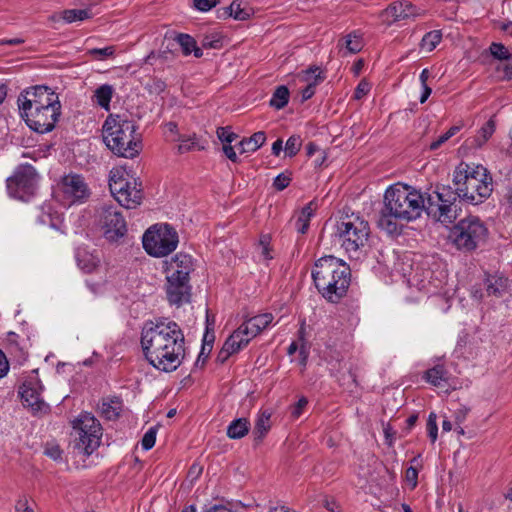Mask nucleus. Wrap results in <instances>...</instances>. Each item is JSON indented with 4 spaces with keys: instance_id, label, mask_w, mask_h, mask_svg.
Listing matches in <instances>:
<instances>
[{
    "instance_id": "obj_1",
    "label": "nucleus",
    "mask_w": 512,
    "mask_h": 512,
    "mask_svg": "<svg viewBox=\"0 0 512 512\" xmlns=\"http://www.w3.org/2000/svg\"><path fill=\"white\" fill-rule=\"evenodd\" d=\"M185 338L175 322L160 318L146 323L141 332V347L145 359L162 372L175 371L185 354Z\"/></svg>"
},
{
    "instance_id": "obj_2",
    "label": "nucleus",
    "mask_w": 512,
    "mask_h": 512,
    "mask_svg": "<svg viewBox=\"0 0 512 512\" xmlns=\"http://www.w3.org/2000/svg\"><path fill=\"white\" fill-rule=\"evenodd\" d=\"M423 211H426V199L419 191L408 185H393L384 193L377 225L390 235L399 234V222L416 220Z\"/></svg>"
},
{
    "instance_id": "obj_3",
    "label": "nucleus",
    "mask_w": 512,
    "mask_h": 512,
    "mask_svg": "<svg viewBox=\"0 0 512 512\" xmlns=\"http://www.w3.org/2000/svg\"><path fill=\"white\" fill-rule=\"evenodd\" d=\"M18 104L26 124L41 134L52 131L61 115L58 94L47 86L25 90L19 96Z\"/></svg>"
},
{
    "instance_id": "obj_4",
    "label": "nucleus",
    "mask_w": 512,
    "mask_h": 512,
    "mask_svg": "<svg viewBox=\"0 0 512 512\" xmlns=\"http://www.w3.org/2000/svg\"><path fill=\"white\" fill-rule=\"evenodd\" d=\"M318 292L329 302L338 303L347 293L351 282L350 267L334 256L318 259L312 269Z\"/></svg>"
},
{
    "instance_id": "obj_5",
    "label": "nucleus",
    "mask_w": 512,
    "mask_h": 512,
    "mask_svg": "<svg viewBox=\"0 0 512 512\" xmlns=\"http://www.w3.org/2000/svg\"><path fill=\"white\" fill-rule=\"evenodd\" d=\"M452 183L464 203L479 205L493 192L492 176L482 165L461 162L453 171Z\"/></svg>"
},
{
    "instance_id": "obj_6",
    "label": "nucleus",
    "mask_w": 512,
    "mask_h": 512,
    "mask_svg": "<svg viewBox=\"0 0 512 512\" xmlns=\"http://www.w3.org/2000/svg\"><path fill=\"white\" fill-rule=\"evenodd\" d=\"M134 121L109 115L102 128L106 146L117 156L134 158L142 149L141 136Z\"/></svg>"
},
{
    "instance_id": "obj_7",
    "label": "nucleus",
    "mask_w": 512,
    "mask_h": 512,
    "mask_svg": "<svg viewBox=\"0 0 512 512\" xmlns=\"http://www.w3.org/2000/svg\"><path fill=\"white\" fill-rule=\"evenodd\" d=\"M426 213L436 221L448 225L461 214V195L450 185L437 184L431 194H427Z\"/></svg>"
},
{
    "instance_id": "obj_8",
    "label": "nucleus",
    "mask_w": 512,
    "mask_h": 512,
    "mask_svg": "<svg viewBox=\"0 0 512 512\" xmlns=\"http://www.w3.org/2000/svg\"><path fill=\"white\" fill-rule=\"evenodd\" d=\"M369 235V223L358 215H347L335 224L334 236L350 255L357 254L366 246Z\"/></svg>"
},
{
    "instance_id": "obj_9",
    "label": "nucleus",
    "mask_w": 512,
    "mask_h": 512,
    "mask_svg": "<svg viewBox=\"0 0 512 512\" xmlns=\"http://www.w3.org/2000/svg\"><path fill=\"white\" fill-rule=\"evenodd\" d=\"M487 235L488 229L484 222L478 217L469 216L453 226L449 239L458 250L471 252L485 242Z\"/></svg>"
},
{
    "instance_id": "obj_10",
    "label": "nucleus",
    "mask_w": 512,
    "mask_h": 512,
    "mask_svg": "<svg viewBox=\"0 0 512 512\" xmlns=\"http://www.w3.org/2000/svg\"><path fill=\"white\" fill-rule=\"evenodd\" d=\"M75 435L74 449L86 456L91 455L100 445L102 428L99 421L90 413L80 414L73 421Z\"/></svg>"
},
{
    "instance_id": "obj_11",
    "label": "nucleus",
    "mask_w": 512,
    "mask_h": 512,
    "mask_svg": "<svg viewBox=\"0 0 512 512\" xmlns=\"http://www.w3.org/2000/svg\"><path fill=\"white\" fill-rule=\"evenodd\" d=\"M109 189L118 203L127 209H134L142 202L141 183H137L135 179H132V181L126 179L123 170H111Z\"/></svg>"
},
{
    "instance_id": "obj_12",
    "label": "nucleus",
    "mask_w": 512,
    "mask_h": 512,
    "mask_svg": "<svg viewBox=\"0 0 512 512\" xmlns=\"http://www.w3.org/2000/svg\"><path fill=\"white\" fill-rule=\"evenodd\" d=\"M145 251L154 257H163L173 252L178 244V234L169 225L149 228L143 235Z\"/></svg>"
},
{
    "instance_id": "obj_13",
    "label": "nucleus",
    "mask_w": 512,
    "mask_h": 512,
    "mask_svg": "<svg viewBox=\"0 0 512 512\" xmlns=\"http://www.w3.org/2000/svg\"><path fill=\"white\" fill-rule=\"evenodd\" d=\"M37 186V172L30 165L20 166L13 176L7 179V190L10 196L27 201L34 195Z\"/></svg>"
},
{
    "instance_id": "obj_14",
    "label": "nucleus",
    "mask_w": 512,
    "mask_h": 512,
    "mask_svg": "<svg viewBox=\"0 0 512 512\" xmlns=\"http://www.w3.org/2000/svg\"><path fill=\"white\" fill-rule=\"evenodd\" d=\"M90 196V190L81 175L69 174L60 183V198L64 205L82 204Z\"/></svg>"
},
{
    "instance_id": "obj_15",
    "label": "nucleus",
    "mask_w": 512,
    "mask_h": 512,
    "mask_svg": "<svg viewBox=\"0 0 512 512\" xmlns=\"http://www.w3.org/2000/svg\"><path fill=\"white\" fill-rule=\"evenodd\" d=\"M100 222L104 236L110 242H117L127 233L125 218L114 206H102Z\"/></svg>"
},
{
    "instance_id": "obj_16",
    "label": "nucleus",
    "mask_w": 512,
    "mask_h": 512,
    "mask_svg": "<svg viewBox=\"0 0 512 512\" xmlns=\"http://www.w3.org/2000/svg\"><path fill=\"white\" fill-rule=\"evenodd\" d=\"M191 291L190 277L166 274L165 292L171 305L180 307L184 303L190 302Z\"/></svg>"
},
{
    "instance_id": "obj_17",
    "label": "nucleus",
    "mask_w": 512,
    "mask_h": 512,
    "mask_svg": "<svg viewBox=\"0 0 512 512\" xmlns=\"http://www.w3.org/2000/svg\"><path fill=\"white\" fill-rule=\"evenodd\" d=\"M42 385L37 376L27 378L19 388V395L23 404L30 407L33 412H42L48 405L41 398Z\"/></svg>"
},
{
    "instance_id": "obj_18",
    "label": "nucleus",
    "mask_w": 512,
    "mask_h": 512,
    "mask_svg": "<svg viewBox=\"0 0 512 512\" xmlns=\"http://www.w3.org/2000/svg\"><path fill=\"white\" fill-rule=\"evenodd\" d=\"M272 320L273 315L271 313L260 314L249 318L239 326V329L240 332H243L244 335L251 340L265 329Z\"/></svg>"
},
{
    "instance_id": "obj_19",
    "label": "nucleus",
    "mask_w": 512,
    "mask_h": 512,
    "mask_svg": "<svg viewBox=\"0 0 512 512\" xmlns=\"http://www.w3.org/2000/svg\"><path fill=\"white\" fill-rule=\"evenodd\" d=\"M194 271L193 259L188 254L178 253L167 263L165 273H171L173 275L190 277V274Z\"/></svg>"
},
{
    "instance_id": "obj_20",
    "label": "nucleus",
    "mask_w": 512,
    "mask_h": 512,
    "mask_svg": "<svg viewBox=\"0 0 512 512\" xmlns=\"http://www.w3.org/2000/svg\"><path fill=\"white\" fill-rule=\"evenodd\" d=\"M384 16L393 22L405 20L417 15L416 7L408 1H399L390 4L383 12Z\"/></svg>"
},
{
    "instance_id": "obj_21",
    "label": "nucleus",
    "mask_w": 512,
    "mask_h": 512,
    "mask_svg": "<svg viewBox=\"0 0 512 512\" xmlns=\"http://www.w3.org/2000/svg\"><path fill=\"white\" fill-rule=\"evenodd\" d=\"M303 78L308 82V85L302 90V99L304 101L310 99L315 94V87L324 81L325 76L318 66H311L303 71Z\"/></svg>"
},
{
    "instance_id": "obj_22",
    "label": "nucleus",
    "mask_w": 512,
    "mask_h": 512,
    "mask_svg": "<svg viewBox=\"0 0 512 512\" xmlns=\"http://www.w3.org/2000/svg\"><path fill=\"white\" fill-rule=\"evenodd\" d=\"M252 15L251 8H242L239 0H233V2L227 6L217 10V17L219 19L234 18L238 21L248 20Z\"/></svg>"
},
{
    "instance_id": "obj_23",
    "label": "nucleus",
    "mask_w": 512,
    "mask_h": 512,
    "mask_svg": "<svg viewBox=\"0 0 512 512\" xmlns=\"http://www.w3.org/2000/svg\"><path fill=\"white\" fill-rule=\"evenodd\" d=\"M364 46L362 36L359 32L353 31L338 41L337 47L342 56L355 54L362 50Z\"/></svg>"
},
{
    "instance_id": "obj_24",
    "label": "nucleus",
    "mask_w": 512,
    "mask_h": 512,
    "mask_svg": "<svg viewBox=\"0 0 512 512\" xmlns=\"http://www.w3.org/2000/svg\"><path fill=\"white\" fill-rule=\"evenodd\" d=\"M272 413L269 410H261L255 421L253 429L254 440L260 443L271 428Z\"/></svg>"
},
{
    "instance_id": "obj_25",
    "label": "nucleus",
    "mask_w": 512,
    "mask_h": 512,
    "mask_svg": "<svg viewBox=\"0 0 512 512\" xmlns=\"http://www.w3.org/2000/svg\"><path fill=\"white\" fill-rule=\"evenodd\" d=\"M175 41L181 47L185 56L193 53L196 58L202 57V49L197 46L196 40L189 34L179 33L175 36Z\"/></svg>"
},
{
    "instance_id": "obj_26",
    "label": "nucleus",
    "mask_w": 512,
    "mask_h": 512,
    "mask_svg": "<svg viewBox=\"0 0 512 512\" xmlns=\"http://www.w3.org/2000/svg\"><path fill=\"white\" fill-rule=\"evenodd\" d=\"M75 258L78 267L85 273H91L96 269L99 259L85 249L77 248Z\"/></svg>"
},
{
    "instance_id": "obj_27",
    "label": "nucleus",
    "mask_w": 512,
    "mask_h": 512,
    "mask_svg": "<svg viewBox=\"0 0 512 512\" xmlns=\"http://www.w3.org/2000/svg\"><path fill=\"white\" fill-rule=\"evenodd\" d=\"M266 141V134L263 131H258L254 133L249 138H243L238 143V149L240 154L247 152H255L258 150Z\"/></svg>"
},
{
    "instance_id": "obj_28",
    "label": "nucleus",
    "mask_w": 512,
    "mask_h": 512,
    "mask_svg": "<svg viewBox=\"0 0 512 512\" xmlns=\"http://www.w3.org/2000/svg\"><path fill=\"white\" fill-rule=\"evenodd\" d=\"M488 296L502 297L507 289V279L501 276L489 275L485 280Z\"/></svg>"
},
{
    "instance_id": "obj_29",
    "label": "nucleus",
    "mask_w": 512,
    "mask_h": 512,
    "mask_svg": "<svg viewBox=\"0 0 512 512\" xmlns=\"http://www.w3.org/2000/svg\"><path fill=\"white\" fill-rule=\"evenodd\" d=\"M250 342L243 332H240L239 327L226 339L223 347L230 352V354L237 353L240 349L247 346Z\"/></svg>"
},
{
    "instance_id": "obj_30",
    "label": "nucleus",
    "mask_w": 512,
    "mask_h": 512,
    "mask_svg": "<svg viewBox=\"0 0 512 512\" xmlns=\"http://www.w3.org/2000/svg\"><path fill=\"white\" fill-rule=\"evenodd\" d=\"M250 422L247 418L233 420L227 427V436L230 439H241L248 434Z\"/></svg>"
},
{
    "instance_id": "obj_31",
    "label": "nucleus",
    "mask_w": 512,
    "mask_h": 512,
    "mask_svg": "<svg viewBox=\"0 0 512 512\" xmlns=\"http://www.w3.org/2000/svg\"><path fill=\"white\" fill-rule=\"evenodd\" d=\"M114 93V88L110 84L99 86L92 97V100L105 110L110 109V102Z\"/></svg>"
},
{
    "instance_id": "obj_32",
    "label": "nucleus",
    "mask_w": 512,
    "mask_h": 512,
    "mask_svg": "<svg viewBox=\"0 0 512 512\" xmlns=\"http://www.w3.org/2000/svg\"><path fill=\"white\" fill-rule=\"evenodd\" d=\"M122 408L121 401L118 397L104 400L101 406V414L107 420H115L119 417Z\"/></svg>"
},
{
    "instance_id": "obj_33",
    "label": "nucleus",
    "mask_w": 512,
    "mask_h": 512,
    "mask_svg": "<svg viewBox=\"0 0 512 512\" xmlns=\"http://www.w3.org/2000/svg\"><path fill=\"white\" fill-rule=\"evenodd\" d=\"M447 373L444 365L437 364L424 372L423 379L433 386H440L442 381H447Z\"/></svg>"
},
{
    "instance_id": "obj_34",
    "label": "nucleus",
    "mask_w": 512,
    "mask_h": 512,
    "mask_svg": "<svg viewBox=\"0 0 512 512\" xmlns=\"http://www.w3.org/2000/svg\"><path fill=\"white\" fill-rule=\"evenodd\" d=\"M289 97V89L284 85L278 86L269 101V105L277 110L283 109L288 104Z\"/></svg>"
},
{
    "instance_id": "obj_35",
    "label": "nucleus",
    "mask_w": 512,
    "mask_h": 512,
    "mask_svg": "<svg viewBox=\"0 0 512 512\" xmlns=\"http://www.w3.org/2000/svg\"><path fill=\"white\" fill-rule=\"evenodd\" d=\"M495 129L496 121L493 116L478 131V134L474 139L475 145L481 147L483 144H485L493 135Z\"/></svg>"
},
{
    "instance_id": "obj_36",
    "label": "nucleus",
    "mask_w": 512,
    "mask_h": 512,
    "mask_svg": "<svg viewBox=\"0 0 512 512\" xmlns=\"http://www.w3.org/2000/svg\"><path fill=\"white\" fill-rule=\"evenodd\" d=\"M442 40V32L440 30H432L427 32L421 42L420 48L426 52L433 51Z\"/></svg>"
},
{
    "instance_id": "obj_37",
    "label": "nucleus",
    "mask_w": 512,
    "mask_h": 512,
    "mask_svg": "<svg viewBox=\"0 0 512 512\" xmlns=\"http://www.w3.org/2000/svg\"><path fill=\"white\" fill-rule=\"evenodd\" d=\"M92 17L90 8L86 9H67L63 11V19L67 23L74 21H83Z\"/></svg>"
},
{
    "instance_id": "obj_38",
    "label": "nucleus",
    "mask_w": 512,
    "mask_h": 512,
    "mask_svg": "<svg viewBox=\"0 0 512 512\" xmlns=\"http://www.w3.org/2000/svg\"><path fill=\"white\" fill-rule=\"evenodd\" d=\"M116 52L115 46H106L104 48H92L86 51V54L95 60L103 61L108 58H114Z\"/></svg>"
},
{
    "instance_id": "obj_39",
    "label": "nucleus",
    "mask_w": 512,
    "mask_h": 512,
    "mask_svg": "<svg viewBox=\"0 0 512 512\" xmlns=\"http://www.w3.org/2000/svg\"><path fill=\"white\" fill-rule=\"evenodd\" d=\"M491 55L500 61L512 59V53L502 43L493 42L489 47Z\"/></svg>"
},
{
    "instance_id": "obj_40",
    "label": "nucleus",
    "mask_w": 512,
    "mask_h": 512,
    "mask_svg": "<svg viewBox=\"0 0 512 512\" xmlns=\"http://www.w3.org/2000/svg\"><path fill=\"white\" fill-rule=\"evenodd\" d=\"M301 146V137L299 135H292L286 141L285 151L289 157H293L300 151Z\"/></svg>"
},
{
    "instance_id": "obj_41",
    "label": "nucleus",
    "mask_w": 512,
    "mask_h": 512,
    "mask_svg": "<svg viewBox=\"0 0 512 512\" xmlns=\"http://www.w3.org/2000/svg\"><path fill=\"white\" fill-rule=\"evenodd\" d=\"M496 71L499 74V79L502 81H509L512 79V59L500 63L496 66Z\"/></svg>"
},
{
    "instance_id": "obj_42",
    "label": "nucleus",
    "mask_w": 512,
    "mask_h": 512,
    "mask_svg": "<svg viewBox=\"0 0 512 512\" xmlns=\"http://www.w3.org/2000/svg\"><path fill=\"white\" fill-rule=\"evenodd\" d=\"M217 137L224 144H231L234 142L238 135L230 130V127H219L217 129Z\"/></svg>"
},
{
    "instance_id": "obj_43",
    "label": "nucleus",
    "mask_w": 512,
    "mask_h": 512,
    "mask_svg": "<svg viewBox=\"0 0 512 512\" xmlns=\"http://www.w3.org/2000/svg\"><path fill=\"white\" fill-rule=\"evenodd\" d=\"M156 435L157 427L149 428V430L144 434L141 440V445L144 450H150L155 445Z\"/></svg>"
},
{
    "instance_id": "obj_44",
    "label": "nucleus",
    "mask_w": 512,
    "mask_h": 512,
    "mask_svg": "<svg viewBox=\"0 0 512 512\" xmlns=\"http://www.w3.org/2000/svg\"><path fill=\"white\" fill-rule=\"evenodd\" d=\"M436 420L437 415L434 412H431L427 420V432L432 443L437 440L438 426Z\"/></svg>"
},
{
    "instance_id": "obj_45",
    "label": "nucleus",
    "mask_w": 512,
    "mask_h": 512,
    "mask_svg": "<svg viewBox=\"0 0 512 512\" xmlns=\"http://www.w3.org/2000/svg\"><path fill=\"white\" fill-rule=\"evenodd\" d=\"M291 174L290 173H280L277 175L273 181V187L277 191H283L285 188H287L291 182Z\"/></svg>"
},
{
    "instance_id": "obj_46",
    "label": "nucleus",
    "mask_w": 512,
    "mask_h": 512,
    "mask_svg": "<svg viewBox=\"0 0 512 512\" xmlns=\"http://www.w3.org/2000/svg\"><path fill=\"white\" fill-rule=\"evenodd\" d=\"M195 149H198V150L200 149L195 138L181 140V143L178 145V152L181 154L195 150Z\"/></svg>"
},
{
    "instance_id": "obj_47",
    "label": "nucleus",
    "mask_w": 512,
    "mask_h": 512,
    "mask_svg": "<svg viewBox=\"0 0 512 512\" xmlns=\"http://www.w3.org/2000/svg\"><path fill=\"white\" fill-rule=\"evenodd\" d=\"M62 453L63 451L60 449L59 445L47 444L45 447V454L55 461L62 459Z\"/></svg>"
},
{
    "instance_id": "obj_48",
    "label": "nucleus",
    "mask_w": 512,
    "mask_h": 512,
    "mask_svg": "<svg viewBox=\"0 0 512 512\" xmlns=\"http://www.w3.org/2000/svg\"><path fill=\"white\" fill-rule=\"evenodd\" d=\"M220 0H194V7L202 12H206L215 7Z\"/></svg>"
},
{
    "instance_id": "obj_49",
    "label": "nucleus",
    "mask_w": 512,
    "mask_h": 512,
    "mask_svg": "<svg viewBox=\"0 0 512 512\" xmlns=\"http://www.w3.org/2000/svg\"><path fill=\"white\" fill-rule=\"evenodd\" d=\"M310 218L303 217V214H299L296 221L295 227L297 231L301 234H305L309 228Z\"/></svg>"
},
{
    "instance_id": "obj_50",
    "label": "nucleus",
    "mask_w": 512,
    "mask_h": 512,
    "mask_svg": "<svg viewBox=\"0 0 512 512\" xmlns=\"http://www.w3.org/2000/svg\"><path fill=\"white\" fill-rule=\"evenodd\" d=\"M215 341L214 331H205L203 336L202 346H205L207 349L206 356H209L213 347V343Z\"/></svg>"
},
{
    "instance_id": "obj_51",
    "label": "nucleus",
    "mask_w": 512,
    "mask_h": 512,
    "mask_svg": "<svg viewBox=\"0 0 512 512\" xmlns=\"http://www.w3.org/2000/svg\"><path fill=\"white\" fill-rule=\"evenodd\" d=\"M470 409L466 406H462L458 410L455 411V424L461 425L467 418V415L469 413Z\"/></svg>"
},
{
    "instance_id": "obj_52",
    "label": "nucleus",
    "mask_w": 512,
    "mask_h": 512,
    "mask_svg": "<svg viewBox=\"0 0 512 512\" xmlns=\"http://www.w3.org/2000/svg\"><path fill=\"white\" fill-rule=\"evenodd\" d=\"M222 150L225 156L233 163H237L239 161L234 147L231 144H223Z\"/></svg>"
},
{
    "instance_id": "obj_53",
    "label": "nucleus",
    "mask_w": 512,
    "mask_h": 512,
    "mask_svg": "<svg viewBox=\"0 0 512 512\" xmlns=\"http://www.w3.org/2000/svg\"><path fill=\"white\" fill-rule=\"evenodd\" d=\"M166 88V84L161 79H153L152 83L149 85V91L151 93L160 94Z\"/></svg>"
},
{
    "instance_id": "obj_54",
    "label": "nucleus",
    "mask_w": 512,
    "mask_h": 512,
    "mask_svg": "<svg viewBox=\"0 0 512 512\" xmlns=\"http://www.w3.org/2000/svg\"><path fill=\"white\" fill-rule=\"evenodd\" d=\"M406 480L412 484V487H416L418 479V470L412 466L406 469L405 473Z\"/></svg>"
},
{
    "instance_id": "obj_55",
    "label": "nucleus",
    "mask_w": 512,
    "mask_h": 512,
    "mask_svg": "<svg viewBox=\"0 0 512 512\" xmlns=\"http://www.w3.org/2000/svg\"><path fill=\"white\" fill-rule=\"evenodd\" d=\"M221 45L222 43L220 39H211L210 37L206 36L202 40V47L206 49H219Z\"/></svg>"
},
{
    "instance_id": "obj_56",
    "label": "nucleus",
    "mask_w": 512,
    "mask_h": 512,
    "mask_svg": "<svg viewBox=\"0 0 512 512\" xmlns=\"http://www.w3.org/2000/svg\"><path fill=\"white\" fill-rule=\"evenodd\" d=\"M307 403L308 401L305 397L300 398L292 409V416L294 418H298L302 414V410L307 405Z\"/></svg>"
},
{
    "instance_id": "obj_57",
    "label": "nucleus",
    "mask_w": 512,
    "mask_h": 512,
    "mask_svg": "<svg viewBox=\"0 0 512 512\" xmlns=\"http://www.w3.org/2000/svg\"><path fill=\"white\" fill-rule=\"evenodd\" d=\"M16 512H34L33 509L28 505L27 498H20L15 505Z\"/></svg>"
},
{
    "instance_id": "obj_58",
    "label": "nucleus",
    "mask_w": 512,
    "mask_h": 512,
    "mask_svg": "<svg viewBox=\"0 0 512 512\" xmlns=\"http://www.w3.org/2000/svg\"><path fill=\"white\" fill-rule=\"evenodd\" d=\"M207 349L208 348H206L205 346L201 347V350H200V353L198 355V358H197V360L195 361V364H194L195 367L202 368L205 365V363H206V361H207V359L209 357V356H206Z\"/></svg>"
},
{
    "instance_id": "obj_59",
    "label": "nucleus",
    "mask_w": 512,
    "mask_h": 512,
    "mask_svg": "<svg viewBox=\"0 0 512 512\" xmlns=\"http://www.w3.org/2000/svg\"><path fill=\"white\" fill-rule=\"evenodd\" d=\"M9 370V364L5 354L0 350V378L4 377Z\"/></svg>"
},
{
    "instance_id": "obj_60",
    "label": "nucleus",
    "mask_w": 512,
    "mask_h": 512,
    "mask_svg": "<svg viewBox=\"0 0 512 512\" xmlns=\"http://www.w3.org/2000/svg\"><path fill=\"white\" fill-rule=\"evenodd\" d=\"M383 432H384L387 444L391 446L394 441L395 431L393 430V428L390 424H387L384 426Z\"/></svg>"
},
{
    "instance_id": "obj_61",
    "label": "nucleus",
    "mask_w": 512,
    "mask_h": 512,
    "mask_svg": "<svg viewBox=\"0 0 512 512\" xmlns=\"http://www.w3.org/2000/svg\"><path fill=\"white\" fill-rule=\"evenodd\" d=\"M448 139V137L445 135V133L441 136H439L435 141L431 142L429 145V149L434 151L441 147L442 144H444Z\"/></svg>"
},
{
    "instance_id": "obj_62",
    "label": "nucleus",
    "mask_w": 512,
    "mask_h": 512,
    "mask_svg": "<svg viewBox=\"0 0 512 512\" xmlns=\"http://www.w3.org/2000/svg\"><path fill=\"white\" fill-rule=\"evenodd\" d=\"M230 356V352H228V350L222 346L221 350L217 354L216 362L219 364H224Z\"/></svg>"
},
{
    "instance_id": "obj_63",
    "label": "nucleus",
    "mask_w": 512,
    "mask_h": 512,
    "mask_svg": "<svg viewBox=\"0 0 512 512\" xmlns=\"http://www.w3.org/2000/svg\"><path fill=\"white\" fill-rule=\"evenodd\" d=\"M369 91L368 84L365 82H360L355 90V98L359 99L362 95L366 94Z\"/></svg>"
},
{
    "instance_id": "obj_64",
    "label": "nucleus",
    "mask_w": 512,
    "mask_h": 512,
    "mask_svg": "<svg viewBox=\"0 0 512 512\" xmlns=\"http://www.w3.org/2000/svg\"><path fill=\"white\" fill-rule=\"evenodd\" d=\"M306 151L307 156L312 157L316 152H320V147L314 142H309L306 145Z\"/></svg>"
}]
</instances>
